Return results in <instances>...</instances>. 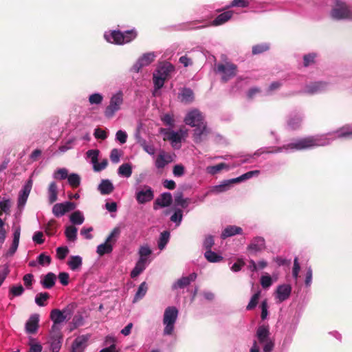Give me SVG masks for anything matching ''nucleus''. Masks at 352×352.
<instances>
[{
    "mask_svg": "<svg viewBox=\"0 0 352 352\" xmlns=\"http://www.w3.org/2000/svg\"><path fill=\"white\" fill-rule=\"evenodd\" d=\"M352 138V124H346L339 129L336 131L329 133L327 134L316 135L307 136L302 138L294 140L289 143L285 144L282 146L276 147L274 149L266 148L261 153H292L296 151L311 149L318 146H324L329 144L333 140L336 138ZM261 153L256 152L253 155L245 157L241 159L239 164L250 162V158L259 155Z\"/></svg>",
    "mask_w": 352,
    "mask_h": 352,
    "instance_id": "1",
    "label": "nucleus"
},
{
    "mask_svg": "<svg viewBox=\"0 0 352 352\" xmlns=\"http://www.w3.org/2000/svg\"><path fill=\"white\" fill-rule=\"evenodd\" d=\"M137 32L133 28L124 32L120 30L105 32L104 38L108 43L116 45H124L133 41L137 37Z\"/></svg>",
    "mask_w": 352,
    "mask_h": 352,
    "instance_id": "2",
    "label": "nucleus"
},
{
    "mask_svg": "<svg viewBox=\"0 0 352 352\" xmlns=\"http://www.w3.org/2000/svg\"><path fill=\"white\" fill-rule=\"evenodd\" d=\"M259 174L260 170H254L247 172L236 178L223 180L221 184L214 186L210 190V192L216 194L226 192L231 188L233 184L244 182L253 177H257Z\"/></svg>",
    "mask_w": 352,
    "mask_h": 352,
    "instance_id": "3",
    "label": "nucleus"
},
{
    "mask_svg": "<svg viewBox=\"0 0 352 352\" xmlns=\"http://www.w3.org/2000/svg\"><path fill=\"white\" fill-rule=\"evenodd\" d=\"M178 315L179 311L174 306H169L165 309L162 320L164 336H172L173 334Z\"/></svg>",
    "mask_w": 352,
    "mask_h": 352,
    "instance_id": "4",
    "label": "nucleus"
},
{
    "mask_svg": "<svg viewBox=\"0 0 352 352\" xmlns=\"http://www.w3.org/2000/svg\"><path fill=\"white\" fill-rule=\"evenodd\" d=\"M123 103L124 93L122 90H118L112 94L109 104L104 109V117L107 119L113 118L116 113L121 110Z\"/></svg>",
    "mask_w": 352,
    "mask_h": 352,
    "instance_id": "5",
    "label": "nucleus"
},
{
    "mask_svg": "<svg viewBox=\"0 0 352 352\" xmlns=\"http://www.w3.org/2000/svg\"><path fill=\"white\" fill-rule=\"evenodd\" d=\"M258 342L263 346V352H271L274 346V342L270 337V329L267 326L261 325L256 330Z\"/></svg>",
    "mask_w": 352,
    "mask_h": 352,
    "instance_id": "6",
    "label": "nucleus"
},
{
    "mask_svg": "<svg viewBox=\"0 0 352 352\" xmlns=\"http://www.w3.org/2000/svg\"><path fill=\"white\" fill-rule=\"evenodd\" d=\"M215 72L221 75V81L226 82L236 76L237 67L230 62L218 63L215 66Z\"/></svg>",
    "mask_w": 352,
    "mask_h": 352,
    "instance_id": "7",
    "label": "nucleus"
},
{
    "mask_svg": "<svg viewBox=\"0 0 352 352\" xmlns=\"http://www.w3.org/2000/svg\"><path fill=\"white\" fill-rule=\"evenodd\" d=\"M120 233V230L118 228H113L105 241L98 245L96 252L100 256L111 253L113 251V245L116 243Z\"/></svg>",
    "mask_w": 352,
    "mask_h": 352,
    "instance_id": "8",
    "label": "nucleus"
},
{
    "mask_svg": "<svg viewBox=\"0 0 352 352\" xmlns=\"http://www.w3.org/2000/svg\"><path fill=\"white\" fill-rule=\"evenodd\" d=\"M160 132L164 135V139L170 141L172 146L175 148L180 147L182 139L187 135V131L182 129L175 131L170 129H161Z\"/></svg>",
    "mask_w": 352,
    "mask_h": 352,
    "instance_id": "9",
    "label": "nucleus"
},
{
    "mask_svg": "<svg viewBox=\"0 0 352 352\" xmlns=\"http://www.w3.org/2000/svg\"><path fill=\"white\" fill-rule=\"evenodd\" d=\"M329 83L324 81H316L307 84L303 89V92L309 95L322 94L329 89Z\"/></svg>",
    "mask_w": 352,
    "mask_h": 352,
    "instance_id": "10",
    "label": "nucleus"
},
{
    "mask_svg": "<svg viewBox=\"0 0 352 352\" xmlns=\"http://www.w3.org/2000/svg\"><path fill=\"white\" fill-rule=\"evenodd\" d=\"M156 57L155 52H148L142 54L132 66L131 71L138 73L144 67L149 65Z\"/></svg>",
    "mask_w": 352,
    "mask_h": 352,
    "instance_id": "11",
    "label": "nucleus"
},
{
    "mask_svg": "<svg viewBox=\"0 0 352 352\" xmlns=\"http://www.w3.org/2000/svg\"><path fill=\"white\" fill-rule=\"evenodd\" d=\"M184 122L186 124L192 127L200 125L205 122L204 116L200 111L197 109H193L189 111L186 115Z\"/></svg>",
    "mask_w": 352,
    "mask_h": 352,
    "instance_id": "12",
    "label": "nucleus"
},
{
    "mask_svg": "<svg viewBox=\"0 0 352 352\" xmlns=\"http://www.w3.org/2000/svg\"><path fill=\"white\" fill-rule=\"evenodd\" d=\"M154 198V192L151 187L144 186V188L135 192V199L138 204H144L151 201Z\"/></svg>",
    "mask_w": 352,
    "mask_h": 352,
    "instance_id": "13",
    "label": "nucleus"
},
{
    "mask_svg": "<svg viewBox=\"0 0 352 352\" xmlns=\"http://www.w3.org/2000/svg\"><path fill=\"white\" fill-rule=\"evenodd\" d=\"M76 205L71 201L55 204L52 208V213L56 217H60L65 213L75 209Z\"/></svg>",
    "mask_w": 352,
    "mask_h": 352,
    "instance_id": "14",
    "label": "nucleus"
},
{
    "mask_svg": "<svg viewBox=\"0 0 352 352\" xmlns=\"http://www.w3.org/2000/svg\"><path fill=\"white\" fill-rule=\"evenodd\" d=\"M32 188V180L28 179L23 185L22 189L19 192L18 197V207L23 208L28 200L29 195Z\"/></svg>",
    "mask_w": 352,
    "mask_h": 352,
    "instance_id": "15",
    "label": "nucleus"
},
{
    "mask_svg": "<svg viewBox=\"0 0 352 352\" xmlns=\"http://www.w3.org/2000/svg\"><path fill=\"white\" fill-rule=\"evenodd\" d=\"M50 319L53 322L52 326V330L53 331H60V324L67 321L66 317H65L62 311L58 309H54L50 312Z\"/></svg>",
    "mask_w": 352,
    "mask_h": 352,
    "instance_id": "16",
    "label": "nucleus"
},
{
    "mask_svg": "<svg viewBox=\"0 0 352 352\" xmlns=\"http://www.w3.org/2000/svg\"><path fill=\"white\" fill-rule=\"evenodd\" d=\"M292 293V287L289 284H283L277 287L275 298L278 302H283L288 299Z\"/></svg>",
    "mask_w": 352,
    "mask_h": 352,
    "instance_id": "17",
    "label": "nucleus"
},
{
    "mask_svg": "<svg viewBox=\"0 0 352 352\" xmlns=\"http://www.w3.org/2000/svg\"><path fill=\"white\" fill-rule=\"evenodd\" d=\"M89 338L90 335L89 334L78 336L72 344V352H84Z\"/></svg>",
    "mask_w": 352,
    "mask_h": 352,
    "instance_id": "18",
    "label": "nucleus"
},
{
    "mask_svg": "<svg viewBox=\"0 0 352 352\" xmlns=\"http://www.w3.org/2000/svg\"><path fill=\"white\" fill-rule=\"evenodd\" d=\"M21 236L20 227L15 228L13 232V239L12 244L8 251L4 254V256L6 258L12 257L16 252Z\"/></svg>",
    "mask_w": 352,
    "mask_h": 352,
    "instance_id": "19",
    "label": "nucleus"
},
{
    "mask_svg": "<svg viewBox=\"0 0 352 352\" xmlns=\"http://www.w3.org/2000/svg\"><path fill=\"white\" fill-rule=\"evenodd\" d=\"M173 201V197L170 192H165L162 193L155 201L153 204L154 210L159 208H165L170 205Z\"/></svg>",
    "mask_w": 352,
    "mask_h": 352,
    "instance_id": "20",
    "label": "nucleus"
},
{
    "mask_svg": "<svg viewBox=\"0 0 352 352\" xmlns=\"http://www.w3.org/2000/svg\"><path fill=\"white\" fill-rule=\"evenodd\" d=\"M63 336L60 331H51L50 348L52 352H59L62 345Z\"/></svg>",
    "mask_w": 352,
    "mask_h": 352,
    "instance_id": "21",
    "label": "nucleus"
},
{
    "mask_svg": "<svg viewBox=\"0 0 352 352\" xmlns=\"http://www.w3.org/2000/svg\"><path fill=\"white\" fill-rule=\"evenodd\" d=\"M174 69L175 67L171 63L165 62L157 67L154 74L166 80Z\"/></svg>",
    "mask_w": 352,
    "mask_h": 352,
    "instance_id": "22",
    "label": "nucleus"
},
{
    "mask_svg": "<svg viewBox=\"0 0 352 352\" xmlns=\"http://www.w3.org/2000/svg\"><path fill=\"white\" fill-rule=\"evenodd\" d=\"M265 248V241L262 236L254 237L248 246V250L252 252H258Z\"/></svg>",
    "mask_w": 352,
    "mask_h": 352,
    "instance_id": "23",
    "label": "nucleus"
},
{
    "mask_svg": "<svg viewBox=\"0 0 352 352\" xmlns=\"http://www.w3.org/2000/svg\"><path fill=\"white\" fill-rule=\"evenodd\" d=\"M39 315L34 314L30 316L25 323V331L28 333L33 334L37 331L38 328Z\"/></svg>",
    "mask_w": 352,
    "mask_h": 352,
    "instance_id": "24",
    "label": "nucleus"
},
{
    "mask_svg": "<svg viewBox=\"0 0 352 352\" xmlns=\"http://www.w3.org/2000/svg\"><path fill=\"white\" fill-rule=\"evenodd\" d=\"M172 162L171 156L166 153L164 151H160V153L157 156L155 165L157 168H164L168 164Z\"/></svg>",
    "mask_w": 352,
    "mask_h": 352,
    "instance_id": "25",
    "label": "nucleus"
},
{
    "mask_svg": "<svg viewBox=\"0 0 352 352\" xmlns=\"http://www.w3.org/2000/svg\"><path fill=\"white\" fill-rule=\"evenodd\" d=\"M302 121V116L300 113H292L287 120V126L292 130L299 128Z\"/></svg>",
    "mask_w": 352,
    "mask_h": 352,
    "instance_id": "26",
    "label": "nucleus"
},
{
    "mask_svg": "<svg viewBox=\"0 0 352 352\" xmlns=\"http://www.w3.org/2000/svg\"><path fill=\"white\" fill-rule=\"evenodd\" d=\"M195 129L193 134L194 141L196 143H200L203 140V137L208 133L206 123L204 122L200 125L195 126Z\"/></svg>",
    "mask_w": 352,
    "mask_h": 352,
    "instance_id": "27",
    "label": "nucleus"
},
{
    "mask_svg": "<svg viewBox=\"0 0 352 352\" xmlns=\"http://www.w3.org/2000/svg\"><path fill=\"white\" fill-rule=\"evenodd\" d=\"M242 233L243 230L241 227L236 226H228L222 231L221 237V239H225L236 234H242Z\"/></svg>",
    "mask_w": 352,
    "mask_h": 352,
    "instance_id": "28",
    "label": "nucleus"
},
{
    "mask_svg": "<svg viewBox=\"0 0 352 352\" xmlns=\"http://www.w3.org/2000/svg\"><path fill=\"white\" fill-rule=\"evenodd\" d=\"M58 199V186L55 182H52L47 188V200L52 204Z\"/></svg>",
    "mask_w": 352,
    "mask_h": 352,
    "instance_id": "29",
    "label": "nucleus"
},
{
    "mask_svg": "<svg viewBox=\"0 0 352 352\" xmlns=\"http://www.w3.org/2000/svg\"><path fill=\"white\" fill-rule=\"evenodd\" d=\"M98 190L101 195H109L114 190V186L109 179H102L98 186Z\"/></svg>",
    "mask_w": 352,
    "mask_h": 352,
    "instance_id": "30",
    "label": "nucleus"
},
{
    "mask_svg": "<svg viewBox=\"0 0 352 352\" xmlns=\"http://www.w3.org/2000/svg\"><path fill=\"white\" fill-rule=\"evenodd\" d=\"M67 265L71 270L78 271L82 267V258L78 255L71 256L67 261Z\"/></svg>",
    "mask_w": 352,
    "mask_h": 352,
    "instance_id": "31",
    "label": "nucleus"
},
{
    "mask_svg": "<svg viewBox=\"0 0 352 352\" xmlns=\"http://www.w3.org/2000/svg\"><path fill=\"white\" fill-rule=\"evenodd\" d=\"M11 199L8 196L0 197V216L3 214H10Z\"/></svg>",
    "mask_w": 352,
    "mask_h": 352,
    "instance_id": "32",
    "label": "nucleus"
},
{
    "mask_svg": "<svg viewBox=\"0 0 352 352\" xmlns=\"http://www.w3.org/2000/svg\"><path fill=\"white\" fill-rule=\"evenodd\" d=\"M232 11H226L219 14L212 21V25L217 26L221 25L228 21L232 16Z\"/></svg>",
    "mask_w": 352,
    "mask_h": 352,
    "instance_id": "33",
    "label": "nucleus"
},
{
    "mask_svg": "<svg viewBox=\"0 0 352 352\" xmlns=\"http://www.w3.org/2000/svg\"><path fill=\"white\" fill-rule=\"evenodd\" d=\"M175 204L177 206H181L183 208H186L190 202V199L184 198L182 191H177L174 195Z\"/></svg>",
    "mask_w": 352,
    "mask_h": 352,
    "instance_id": "34",
    "label": "nucleus"
},
{
    "mask_svg": "<svg viewBox=\"0 0 352 352\" xmlns=\"http://www.w3.org/2000/svg\"><path fill=\"white\" fill-rule=\"evenodd\" d=\"M56 276L52 272L47 273L41 280V283L45 289H50L55 285Z\"/></svg>",
    "mask_w": 352,
    "mask_h": 352,
    "instance_id": "35",
    "label": "nucleus"
},
{
    "mask_svg": "<svg viewBox=\"0 0 352 352\" xmlns=\"http://www.w3.org/2000/svg\"><path fill=\"white\" fill-rule=\"evenodd\" d=\"M182 102L188 103L193 100L194 94L192 89L190 88H184L179 95Z\"/></svg>",
    "mask_w": 352,
    "mask_h": 352,
    "instance_id": "36",
    "label": "nucleus"
},
{
    "mask_svg": "<svg viewBox=\"0 0 352 352\" xmlns=\"http://www.w3.org/2000/svg\"><path fill=\"white\" fill-rule=\"evenodd\" d=\"M147 290H148V285H147L146 283L142 282L140 285V286L134 296L133 302L135 303V302H138V300L142 299L144 297V296L146 295Z\"/></svg>",
    "mask_w": 352,
    "mask_h": 352,
    "instance_id": "37",
    "label": "nucleus"
},
{
    "mask_svg": "<svg viewBox=\"0 0 352 352\" xmlns=\"http://www.w3.org/2000/svg\"><path fill=\"white\" fill-rule=\"evenodd\" d=\"M230 166L226 163H220L214 166H209L206 168V172L212 175H214L223 169L229 170Z\"/></svg>",
    "mask_w": 352,
    "mask_h": 352,
    "instance_id": "38",
    "label": "nucleus"
},
{
    "mask_svg": "<svg viewBox=\"0 0 352 352\" xmlns=\"http://www.w3.org/2000/svg\"><path fill=\"white\" fill-rule=\"evenodd\" d=\"M132 166L129 163L122 164L118 169V174L120 176L129 178L132 175Z\"/></svg>",
    "mask_w": 352,
    "mask_h": 352,
    "instance_id": "39",
    "label": "nucleus"
},
{
    "mask_svg": "<svg viewBox=\"0 0 352 352\" xmlns=\"http://www.w3.org/2000/svg\"><path fill=\"white\" fill-rule=\"evenodd\" d=\"M153 84H154V90L153 91V95L156 96L157 95L158 91L161 88L163 87L165 82V79L163 78L156 75L153 73Z\"/></svg>",
    "mask_w": 352,
    "mask_h": 352,
    "instance_id": "40",
    "label": "nucleus"
},
{
    "mask_svg": "<svg viewBox=\"0 0 352 352\" xmlns=\"http://www.w3.org/2000/svg\"><path fill=\"white\" fill-rule=\"evenodd\" d=\"M69 220L73 224L79 226L83 223L85 217L82 212L76 210L71 214Z\"/></svg>",
    "mask_w": 352,
    "mask_h": 352,
    "instance_id": "41",
    "label": "nucleus"
},
{
    "mask_svg": "<svg viewBox=\"0 0 352 352\" xmlns=\"http://www.w3.org/2000/svg\"><path fill=\"white\" fill-rule=\"evenodd\" d=\"M77 232L78 229L76 227L69 226L65 228V234L68 241L74 242L77 239Z\"/></svg>",
    "mask_w": 352,
    "mask_h": 352,
    "instance_id": "42",
    "label": "nucleus"
},
{
    "mask_svg": "<svg viewBox=\"0 0 352 352\" xmlns=\"http://www.w3.org/2000/svg\"><path fill=\"white\" fill-rule=\"evenodd\" d=\"M204 256L210 263H219L223 260V256L212 250H206Z\"/></svg>",
    "mask_w": 352,
    "mask_h": 352,
    "instance_id": "43",
    "label": "nucleus"
},
{
    "mask_svg": "<svg viewBox=\"0 0 352 352\" xmlns=\"http://www.w3.org/2000/svg\"><path fill=\"white\" fill-rule=\"evenodd\" d=\"M170 232L168 231H164L161 233L160 239L158 240V248L160 250L165 248L166 245L169 241Z\"/></svg>",
    "mask_w": 352,
    "mask_h": 352,
    "instance_id": "44",
    "label": "nucleus"
},
{
    "mask_svg": "<svg viewBox=\"0 0 352 352\" xmlns=\"http://www.w3.org/2000/svg\"><path fill=\"white\" fill-rule=\"evenodd\" d=\"M261 291L258 289L255 294L251 297L248 305L246 307L247 310H252L254 309L258 305L259 298L261 296Z\"/></svg>",
    "mask_w": 352,
    "mask_h": 352,
    "instance_id": "45",
    "label": "nucleus"
},
{
    "mask_svg": "<svg viewBox=\"0 0 352 352\" xmlns=\"http://www.w3.org/2000/svg\"><path fill=\"white\" fill-rule=\"evenodd\" d=\"M146 267L147 266L145 265L144 264H142V263L137 261L134 268L131 272V277L132 278L138 277L140 274H142L145 270Z\"/></svg>",
    "mask_w": 352,
    "mask_h": 352,
    "instance_id": "46",
    "label": "nucleus"
},
{
    "mask_svg": "<svg viewBox=\"0 0 352 352\" xmlns=\"http://www.w3.org/2000/svg\"><path fill=\"white\" fill-rule=\"evenodd\" d=\"M104 97L100 93H94L89 95L88 100L91 105H99L102 104Z\"/></svg>",
    "mask_w": 352,
    "mask_h": 352,
    "instance_id": "47",
    "label": "nucleus"
},
{
    "mask_svg": "<svg viewBox=\"0 0 352 352\" xmlns=\"http://www.w3.org/2000/svg\"><path fill=\"white\" fill-rule=\"evenodd\" d=\"M68 176V170L65 168H61L56 170L52 175L55 179L63 180L67 179Z\"/></svg>",
    "mask_w": 352,
    "mask_h": 352,
    "instance_id": "48",
    "label": "nucleus"
},
{
    "mask_svg": "<svg viewBox=\"0 0 352 352\" xmlns=\"http://www.w3.org/2000/svg\"><path fill=\"white\" fill-rule=\"evenodd\" d=\"M170 221L174 222L176 226H179L183 219L182 210L179 208H177L175 210L174 213L170 217Z\"/></svg>",
    "mask_w": 352,
    "mask_h": 352,
    "instance_id": "49",
    "label": "nucleus"
},
{
    "mask_svg": "<svg viewBox=\"0 0 352 352\" xmlns=\"http://www.w3.org/2000/svg\"><path fill=\"white\" fill-rule=\"evenodd\" d=\"M68 184L73 188L78 187L80 184V177L76 173H72L67 176Z\"/></svg>",
    "mask_w": 352,
    "mask_h": 352,
    "instance_id": "50",
    "label": "nucleus"
},
{
    "mask_svg": "<svg viewBox=\"0 0 352 352\" xmlns=\"http://www.w3.org/2000/svg\"><path fill=\"white\" fill-rule=\"evenodd\" d=\"M189 285L188 279L183 276L173 284L172 288L173 289H183Z\"/></svg>",
    "mask_w": 352,
    "mask_h": 352,
    "instance_id": "51",
    "label": "nucleus"
},
{
    "mask_svg": "<svg viewBox=\"0 0 352 352\" xmlns=\"http://www.w3.org/2000/svg\"><path fill=\"white\" fill-rule=\"evenodd\" d=\"M99 153L100 151L98 149H91L87 151V157L90 159L92 166L98 162Z\"/></svg>",
    "mask_w": 352,
    "mask_h": 352,
    "instance_id": "52",
    "label": "nucleus"
},
{
    "mask_svg": "<svg viewBox=\"0 0 352 352\" xmlns=\"http://www.w3.org/2000/svg\"><path fill=\"white\" fill-rule=\"evenodd\" d=\"M50 296L47 292H41L36 294L35 297V302L40 307L45 306L44 302L49 298Z\"/></svg>",
    "mask_w": 352,
    "mask_h": 352,
    "instance_id": "53",
    "label": "nucleus"
},
{
    "mask_svg": "<svg viewBox=\"0 0 352 352\" xmlns=\"http://www.w3.org/2000/svg\"><path fill=\"white\" fill-rule=\"evenodd\" d=\"M84 324V318L81 314H76L73 317L71 330H74L78 327L83 325Z\"/></svg>",
    "mask_w": 352,
    "mask_h": 352,
    "instance_id": "54",
    "label": "nucleus"
},
{
    "mask_svg": "<svg viewBox=\"0 0 352 352\" xmlns=\"http://www.w3.org/2000/svg\"><path fill=\"white\" fill-rule=\"evenodd\" d=\"M270 49V45L267 43H261L252 47V54H259Z\"/></svg>",
    "mask_w": 352,
    "mask_h": 352,
    "instance_id": "55",
    "label": "nucleus"
},
{
    "mask_svg": "<svg viewBox=\"0 0 352 352\" xmlns=\"http://www.w3.org/2000/svg\"><path fill=\"white\" fill-rule=\"evenodd\" d=\"M10 273V269L8 264L0 266V285H1Z\"/></svg>",
    "mask_w": 352,
    "mask_h": 352,
    "instance_id": "56",
    "label": "nucleus"
},
{
    "mask_svg": "<svg viewBox=\"0 0 352 352\" xmlns=\"http://www.w3.org/2000/svg\"><path fill=\"white\" fill-rule=\"evenodd\" d=\"M260 282L261 286L265 289L270 287L273 283L272 277L268 274L261 276Z\"/></svg>",
    "mask_w": 352,
    "mask_h": 352,
    "instance_id": "57",
    "label": "nucleus"
},
{
    "mask_svg": "<svg viewBox=\"0 0 352 352\" xmlns=\"http://www.w3.org/2000/svg\"><path fill=\"white\" fill-rule=\"evenodd\" d=\"M162 121L164 124L170 128L175 126V120L173 116L169 113L164 114L162 118Z\"/></svg>",
    "mask_w": 352,
    "mask_h": 352,
    "instance_id": "58",
    "label": "nucleus"
},
{
    "mask_svg": "<svg viewBox=\"0 0 352 352\" xmlns=\"http://www.w3.org/2000/svg\"><path fill=\"white\" fill-rule=\"evenodd\" d=\"M69 253V249L67 246L58 247L56 249V255L58 259L63 260Z\"/></svg>",
    "mask_w": 352,
    "mask_h": 352,
    "instance_id": "59",
    "label": "nucleus"
},
{
    "mask_svg": "<svg viewBox=\"0 0 352 352\" xmlns=\"http://www.w3.org/2000/svg\"><path fill=\"white\" fill-rule=\"evenodd\" d=\"M24 288L21 285H14L10 289V294L13 296H19L23 294Z\"/></svg>",
    "mask_w": 352,
    "mask_h": 352,
    "instance_id": "60",
    "label": "nucleus"
},
{
    "mask_svg": "<svg viewBox=\"0 0 352 352\" xmlns=\"http://www.w3.org/2000/svg\"><path fill=\"white\" fill-rule=\"evenodd\" d=\"M121 156L120 151L118 148H113L111 150L110 153V160L111 161L114 163L117 164L120 162Z\"/></svg>",
    "mask_w": 352,
    "mask_h": 352,
    "instance_id": "61",
    "label": "nucleus"
},
{
    "mask_svg": "<svg viewBox=\"0 0 352 352\" xmlns=\"http://www.w3.org/2000/svg\"><path fill=\"white\" fill-rule=\"evenodd\" d=\"M37 261L41 265H49L51 263V257L48 255L41 253L37 257Z\"/></svg>",
    "mask_w": 352,
    "mask_h": 352,
    "instance_id": "62",
    "label": "nucleus"
},
{
    "mask_svg": "<svg viewBox=\"0 0 352 352\" xmlns=\"http://www.w3.org/2000/svg\"><path fill=\"white\" fill-rule=\"evenodd\" d=\"M116 140L120 144L126 143L127 140V133L122 130H118L116 134Z\"/></svg>",
    "mask_w": 352,
    "mask_h": 352,
    "instance_id": "63",
    "label": "nucleus"
},
{
    "mask_svg": "<svg viewBox=\"0 0 352 352\" xmlns=\"http://www.w3.org/2000/svg\"><path fill=\"white\" fill-rule=\"evenodd\" d=\"M282 84L279 81L272 82L266 90V94L270 95L276 90L278 89L281 87Z\"/></svg>",
    "mask_w": 352,
    "mask_h": 352,
    "instance_id": "64",
    "label": "nucleus"
}]
</instances>
